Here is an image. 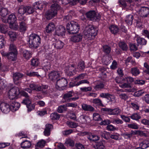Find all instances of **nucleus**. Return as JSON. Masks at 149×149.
<instances>
[{
    "instance_id": "c9c22d12",
    "label": "nucleus",
    "mask_w": 149,
    "mask_h": 149,
    "mask_svg": "<svg viewBox=\"0 0 149 149\" xmlns=\"http://www.w3.org/2000/svg\"><path fill=\"white\" fill-rule=\"evenodd\" d=\"M85 68V63L83 61H81L79 62L77 67V69L79 71L83 72Z\"/></svg>"
},
{
    "instance_id": "cd10ccee",
    "label": "nucleus",
    "mask_w": 149,
    "mask_h": 149,
    "mask_svg": "<svg viewBox=\"0 0 149 149\" xmlns=\"http://www.w3.org/2000/svg\"><path fill=\"white\" fill-rule=\"evenodd\" d=\"M73 91H70L64 94L63 98L66 102H68L70 99L73 96Z\"/></svg>"
},
{
    "instance_id": "c85d7f7f",
    "label": "nucleus",
    "mask_w": 149,
    "mask_h": 149,
    "mask_svg": "<svg viewBox=\"0 0 149 149\" xmlns=\"http://www.w3.org/2000/svg\"><path fill=\"white\" fill-rule=\"evenodd\" d=\"M46 4H44V5L43 3H40V1L36 2L33 5L34 9H36L42 10L43 8V6H45Z\"/></svg>"
},
{
    "instance_id": "473e14b6",
    "label": "nucleus",
    "mask_w": 149,
    "mask_h": 149,
    "mask_svg": "<svg viewBox=\"0 0 149 149\" xmlns=\"http://www.w3.org/2000/svg\"><path fill=\"white\" fill-rule=\"evenodd\" d=\"M110 115H118L120 113L121 110L118 108H116L113 109H111Z\"/></svg>"
},
{
    "instance_id": "2f4dec72",
    "label": "nucleus",
    "mask_w": 149,
    "mask_h": 149,
    "mask_svg": "<svg viewBox=\"0 0 149 149\" xmlns=\"http://www.w3.org/2000/svg\"><path fill=\"white\" fill-rule=\"evenodd\" d=\"M17 20V18L15 15L12 14L10 15L8 19V21L10 24H13L15 23Z\"/></svg>"
},
{
    "instance_id": "e2e57ef3",
    "label": "nucleus",
    "mask_w": 149,
    "mask_h": 149,
    "mask_svg": "<svg viewBox=\"0 0 149 149\" xmlns=\"http://www.w3.org/2000/svg\"><path fill=\"white\" fill-rule=\"evenodd\" d=\"M141 123L143 125L149 126V118L142 119L141 120Z\"/></svg>"
},
{
    "instance_id": "9d476101",
    "label": "nucleus",
    "mask_w": 149,
    "mask_h": 149,
    "mask_svg": "<svg viewBox=\"0 0 149 149\" xmlns=\"http://www.w3.org/2000/svg\"><path fill=\"white\" fill-rule=\"evenodd\" d=\"M22 103L26 105L28 109V112H30L35 109V105L34 104H31V101L29 98L26 99H24L22 102Z\"/></svg>"
},
{
    "instance_id": "0eeeda50",
    "label": "nucleus",
    "mask_w": 149,
    "mask_h": 149,
    "mask_svg": "<svg viewBox=\"0 0 149 149\" xmlns=\"http://www.w3.org/2000/svg\"><path fill=\"white\" fill-rule=\"evenodd\" d=\"M20 93L19 88L15 87L11 89L8 93L9 99L13 100L17 98V96Z\"/></svg>"
},
{
    "instance_id": "5701e85b",
    "label": "nucleus",
    "mask_w": 149,
    "mask_h": 149,
    "mask_svg": "<svg viewBox=\"0 0 149 149\" xmlns=\"http://www.w3.org/2000/svg\"><path fill=\"white\" fill-rule=\"evenodd\" d=\"M55 28L54 24L53 22L49 23L46 27V31L48 33H50L53 31Z\"/></svg>"
},
{
    "instance_id": "aec40b11",
    "label": "nucleus",
    "mask_w": 149,
    "mask_h": 149,
    "mask_svg": "<svg viewBox=\"0 0 149 149\" xmlns=\"http://www.w3.org/2000/svg\"><path fill=\"white\" fill-rule=\"evenodd\" d=\"M140 132L141 131L139 130L135 131L132 130L129 133H125L123 134V136L125 139H128L131 138L133 135L136 134V132Z\"/></svg>"
},
{
    "instance_id": "1a4fd4ad",
    "label": "nucleus",
    "mask_w": 149,
    "mask_h": 149,
    "mask_svg": "<svg viewBox=\"0 0 149 149\" xmlns=\"http://www.w3.org/2000/svg\"><path fill=\"white\" fill-rule=\"evenodd\" d=\"M61 76L60 73L56 71H52L48 74L49 79L52 81H54Z\"/></svg>"
},
{
    "instance_id": "a19ab883",
    "label": "nucleus",
    "mask_w": 149,
    "mask_h": 149,
    "mask_svg": "<svg viewBox=\"0 0 149 149\" xmlns=\"http://www.w3.org/2000/svg\"><path fill=\"white\" fill-rule=\"evenodd\" d=\"M7 86V82L4 79H0V90H2L4 89Z\"/></svg>"
},
{
    "instance_id": "423d86ee",
    "label": "nucleus",
    "mask_w": 149,
    "mask_h": 149,
    "mask_svg": "<svg viewBox=\"0 0 149 149\" xmlns=\"http://www.w3.org/2000/svg\"><path fill=\"white\" fill-rule=\"evenodd\" d=\"M29 87L31 90L37 91H41L45 94L47 93V88L48 86L47 85H42L41 86L34 84H31L29 85Z\"/></svg>"
},
{
    "instance_id": "49530a36",
    "label": "nucleus",
    "mask_w": 149,
    "mask_h": 149,
    "mask_svg": "<svg viewBox=\"0 0 149 149\" xmlns=\"http://www.w3.org/2000/svg\"><path fill=\"white\" fill-rule=\"evenodd\" d=\"M17 12L19 15H23L26 13L25 6H21L18 8Z\"/></svg>"
},
{
    "instance_id": "c756f323",
    "label": "nucleus",
    "mask_w": 149,
    "mask_h": 149,
    "mask_svg": "<svg viewBox=\"0 0 149 149\" xmlns=\"http://www.w3.org/2000/svg\"><path fill=\"white\" fill-rule=\"evenodd\" d=\"M109 29L111 33L113 34H115L118 32L119 29L116 25H112L109 27Z\"/></svg>"
},
{
    "instance_id": "7ed1b4c3",
    "label": "nucleus",
    "mask_w": 149,
    "mask_h": 149,
    "mask_svg": "<svg viewBox=\"0 0 149 149\" xmlns=\"http://www.w3.org/2000/svg\"><path fill=\"white\" fill-rule=\"evenodd\" d=\"M61 8L60 6L56 3L52 4L50 10L46 13L45 17L47 19L49 20L57 14V11Z\"/></svg>"
},
{
    "instance_id": "ddd939ff",
    "label": "nucleus",
    "mask_w": 149,
    "mask_h": 149,
    "mask_svg": "<svg viewBox=\"0 0 149 149\" xmlns=\"http://www.w3.org/2000/svg\"><path fill=\"white\" fill-rule=\"evenodd\" d=\"M67 83L68 81L66 79L61 78L57 80L56 82V86L62 88L67 86Z\"/></svg>"
},
{
    "instance_id": "0e129e2a",
    "label": "nucleus",
    "mask_w": 149,
    "mask_h": 149,
    "mask_svg": "<svg viewBox=\"0 0 149 149\" xmlns=\"http://www.w3.org/2000/svg\"><path fill=\"white\" fill-rule=\"evenodd\" d=\"M85 83L89 84V82L86 79L82 80L78 82L76 84H74V86H78L80 84H85Z\"/></svg>"
},
{
    "instance_id": "58836bf2",
    "label": "nucleus",
    "mask_w": 149,
    "mask_h": 149,
    "mask_svg": "<svg viewBox=\"0 0 149 149\" xmlns=\"http://www.w3.org/2000/svg\"><path fill=\"white\" fill-rule=\"evenodd\" d=\"M8 35L12 41H14L16 40L17 34L15 32L13 31H10L8 33Z\"/></svg>"
},
{
    "instance_id": "e433bc0d",
    "label": "nucleus",
    "mask_w": 149,
    "mask_h": 149,
    "mask_svg": "<svg viewBox=\"0 0 149 149\" xmlns=\"http://www.w3.org/2000/svg\"><path fill=\"white\" fill-rule=\"evenodd\" d=\"M93 147L96 149H105V147L103 142H99L93 146Z\"/></svg>"
},
{
    "instance_id": "f257e3e1",
    "label": "nucleus",
    "mask_w": 149,
    "mask_h": 149,
    "mask_svg": "<svg viewBox=\"0 0 149 149\" xmlns=\"http://www.w3.org/2000/svg\"><path fill=\"white\" fill-rule=\"evenodd\" d=\"M98 29L92 25H88L86 26L84 31V36L86 39L91 40L97 35Z\"/></svg>"
},
{
    "instance_id": "4be33fe9",
    "label": "nucleus",
    "mask_w": 149,
    "mask_h": 149,
    "mask_svg": "<svg viewBox=\"0 0 149 149\" xmlns=\"http://www.w3.org/2000/svg\"><path fill=\"white\" fill-rule=\"evenodd\" d=\"M82 108L85 111H95L94 108L90 105L85 104H83L82 105Z\"/></svg>"
},
{
    "instance_id": "f704fd0d",
    "label": "nucleus",
    "mask_w": 149,
    "mask_h": 149,
    "mask_svg": "<svg viewBox=\"0 0 149 149\" xmlns=\"http://www.w3.org/2000/svg\"><path fill=\"white\" fill-rule=\"evenodd\" d=\"M79 118L82 123H86L90 120L89 117L85 115H81Z\"/></svg>"
},
{
    "instance_id": "09e8293b",
    "label": "nucleus",
    "mask_w": 149,
    "mask_h": 149,
    "mask_svg": "<svg viewBox=\"0 0 149 149\" xmlns=\"http://www.w3.org/2000/svg\"><path fill=\"white\" fill-rule=\"evenodd\" d=\"M26 75L31 77H40V75L37 72H28L26 74Z\"/></svg>"
},
{
    "instance_id": "37998d69",
    "label": "nucleus",
    "mask_w": 149,
    "mask_h": 149,
    "mask_svg": "<svg viewBox=\"0 0 149 149\" xmlns=\"http://www.w3.org/2000/svg\"><path fill=\"white\" fill-rule=\"evenodd\" d=\"M142 149H145L149 147V141L144 140L140 144Z\"/></svg>"
},
{
    "instance_id": "dca6fc26",
    "label": "nucleus",
    "mask_w": 149,
    "mask_h": 149,
    "mask_svg": "<svg viewBox=\"0 0 149 149\" xmlns=\"http://www.w3.org/2000/svg\"><path fill=\"white\" fill-rule=\"evenodd\" d=\"M65 32V28L62 26H59L58 27L55 31L56 34L58 36H63Z\"/></svg>"
},
{
    "instance_id": "c03bdc74",
    "label": "nucleus",
    "mask_w": 149,
    "mask_h": 149,
    "mask_svg": "<svg viewBox=\"0 0 149 149\" xmlns=\"http://www.w3.org/2000/svg\"><path fill=\"white\" fill-rule=\"evenodd\" d=\"M130 117L132 119L138 121L141 118V116L140 114L134 113Z\"/></svg>"
},
{
    "instance_id": "4d7b16f0",
    "label": "nucleus",
    "mask_w": 149,
    "mask_h": 149,
    "mask_svg": "<svg viewBox=\"0 0 149 149\" xmlns=\"http://www.w3.org/2000/svg\"><path fill=\"white\" fill-rule=\"evenodd\" d=\"M46 143V142L45 141L43 140H41L37 143L36 145L38 147L42 148L45 146Z\"/></svg>"
},
{
    "instance_id": "4468645a",
    "label": "nucleus",
    "mask_w": 149,
    "mask_h": 149,
    "mask_svg": "<svg viewBox=\"0 0 149 149\" xmlns=\"http://www.w3.org/2000/svg\"><path fill=\"white\" fill-rule=\"evenodd\" d=\"M20 52L22 54L24 58L26 60L29 59L31 57V53L29 51L21 49L20 50Z\"/></svg>"
},
{
    "instance_id": "6ab92c4d",
    "label": "nucleus",
    "mask_w": 149,
    "mask_h": 149,
    "mask_svg": "<svg viewBox=\"0 0 149 149\" xmlns=\"http://www.w3.org/2000/svg\"><path fill=\"white\" fill-rule=\"evenodd\" d=\"M21 147L24 149L29 148L31 146V143L30 141L25 140L20 144Z\"/></svg>"
},
{
    "instance_id": "680f3d73",
    "label": "nucleus",
    "mask_w": 149,
    "mask_h": 149,
    "mask_svg": "<svg viewBox=\"0 0 149 149\" xmlns=\"http://www.w3.org/2000/svg\"><path fill=\"white\" fill-rule=\"evenodd\" d=\"M93 119L95 121L100 120L101 119V118L100 115L98 113H94L93 115Z\"/></svg>"
},
{
    "instance_id": "7c9ffc66",
    "label": "nucleus",
    "mask_w": 149,
    "mask_h": 149,
    "mask_svg": "<svg viewBox=\"0 0 149 149\" xmlns=\"http://www.w3.org/2000/svg\"><path fill=\"white\" fill-rule=\"evenodd\" d=\"M23 76V74L19 72H16L13 74V79L14 82L20 79Z\"/></svg>"
},
{
    "instance_id": "f03ea898",
    "label": "nucleus",
    "mask_w": 149,
    "mask_h": 149,
    "mask_svg": "<svg viewBox=\"0 0 149 149\" xmlns=\"http://www.w3.org/2000/svg\"><path fill=\"white\" fill-rule=\"evenodd\" d=\"M29 38L30 47L31 48L36 49L40 45L41 39L39 35L32 33L29 35Z\"/></svg>"
},
{
    "instance_id": "ea45409f",
    "label": "nucleus",
    "mask_w": 149,
    "mask_h": 149,
    "mask_svg": "<svg viewBox=\"0 0 149 149\" xmlns=\"http://www.w3.org/2000/svg\"><path fill=\"white\" fill-rule=\"evenodd\" d=\"M64 44L61 41L58 40L54 44V47L57 49H61L62 48Z\"/></svg>"
},
{
    "instance_id": "72a5a7b5",
    "label": "nucleus",
    "mask_w": 149,
    "mask_h": 149,
    "mask_svg": "<svg viewBox=\"0 0 149 149\" xmlns=\"http://www.w3.org/2000/svg\"><path fill=\"white\" fill-rule=\"evenodd\" d=\"M130 72L133 75L136 76L140 74V71L137 67H135L131 68Z\"/></svg>"
},
{
    "instance_id": "2eb2a0df",
    "label": "nucleus",
    "mask_w": 149,
    "mask_h": 149,
    "mask_svg": "<svg viewBox=\"0 0 149 149\" xmlns=\"http://www.w3.org/2000/svg\"><path fill=\"white\" fill-rule=\"evenodd\" d=\"M82 35L81 34H76L72 36L70 40L74 42H78L81 41L82 39Z\"/></svg>"
},
{
    "instance_id": "4c0bfd02",
    "label": "nucleus",
    "mask_w": 149,
    "mask_h": 149,
    "mask_svg": "<svg viewBox=\"0 0 149 149\" xmlns=\"http://www.w3.org/2000/svg\"><path fill=\"white\" fill-rule=\"evenodd\" d=\"M119 47L123 50L127 51L128 49V47L126 42H120L119 43Z\"/></svg>"
},
{
    "instance_id": "f3484780",
    "label": "nucleus",
    "mask_w": 149,
    "mask_h": 149,
    "mask_svg": "<svg viewBox=\"0 0 149 149\" xmlns=\"http://www.w3.org/2000/svg\"><path fill=\"white\" fill-rule=\"evenodd\" d=\"M53 128V125L51 124H47L45 125V128L44 132L45 136H47L50 135L51 130Z\"/></svg>"
},
{
    "instance_id": "393cba45",
    "label": "nucleus",
    "mask_w": 149,
    "mask_h": 149,
    "mask_svg": "<svg viewBox=\"0 0 149 149\" xmlns=\"http://www.w3.org/2000/svg\"><path fill=\"white\" fill-rule=\"evenodd\" d=\"M17 52H10L8 53L7 57L9 59L12 61H15L16 59Z\"/></svg>"
},
{
    "instance_id": "a211bd4d",
    "label": "nucleus",
    "mask_w": 149,
    "mask_h": 149,
    "mask_svg": "<svg viewBox=\"0 0 149 149\" xmlns=\"http://www.w3.org/2000/svg\"><path fill=\"white\" fill-rule=\"evenodd\" d=\"M20 106V104L14 101H13L10 104V109L12 111H16L18 110Z\"/></svg>"
},
{
    "instance_id": "8fccbe9b",
    "label": "nucleus",
    "mask_w": 149,
    "mask_h": 149,
    "mask_svg": "<svg viewBox=\"0 0 149 149\" xmlns=\"http://www.w3.org/2000/svg\"><path fill=\"white\" fill-rule=\"evenodd\" d=\"M42 65L43 68L47 71L50 70L51 67L50 63L47 60L43 62L42 63Z\"/></svg>"
},
{
    "instance_id": "79ce46f5",
    "label": "nucleus",
    "mask_w": 149,
    "mask_h": 149,
    "mask_svg": "<svg viewBox=\"0 0 149 149\" xmlns=\"http://www.w3.org/2000/svg\"><path fill=\"white\" fill-rule=\"evenodd\" d=\"M8 10L5 8H0V15L2 17H5L8 14Z\"/></svg>"
},
{
    "instance_id": "39448f33",
    "label": "nucleus",
    "mask_w": 149,
    "mask_h": 149,
    "mask_svg": "<svg viewBox=\"0 0 149 149\" xmlns=\"http://www.w3.org/2000/svg\"><path fill=\"white\" fill-rule=\"evenodd\" d=\"M85 15L88 20L94 21L100 20L101 17L100 15L96 13L94 10H91L87 12Z\"/></svg>"
},
{
    "instance_id": "6e6552de",
    "label": "nucleus",
    "mask_w": 149,
    "mask_h": 149,
    "mask_svg": "<svg viewBox=\"0 0 149 149\" xmlns=\"http://www.w3.org/2000/svg\"><path fill=\"white\" fill-rule=\"evenodd\" d=\"M76 67L74 64H70L65 67V71L66 75L69 76H73L76 72Z\"/></svg>"
},
{
    "instance_id": "a878e982",
    "label": "nucleus",
    "mask_w": 149,
    "mask_h": 149,
    "mask_svg": "<svg viewBox=\"0 0 149 149\" xmlns=\"http://www.w3.org/2000/svg\"><path fill=\"white\" fill-rule=\"evenodd\" d=\"M88 139L90 141L95 142L99 140L100 137L97 135L93 134L91 133L89 134L88 136Z\"/></svg>"
},
{
    "instance_id": "5fc2aeb1",
    "label": "nucleus",
    "mask_w": 149,
    "mask_h": 149,
    "mask_svg": "<svg viewBox=\"0 0 149 149\" xmlns=\"http://www.w3.org/2000/svg\"><path fill=\"white\" fill-rule=\"evenodd\" d=\"M60 116V115L56 112L52 113L50 115L51 118L52 120L58 119Z\"/></svg>"
},
{
    "instance_id": "3c124183",
    "label": "nucleus",
    "mask_w": 149,
    "mask_h": 149,
    "mask_svg": "<svg viewBox=\"0 0 149 149\" xmlns=\"http://www.w3.org/2000/svg\"><path fill=\"white\" fill-rule=\"evenodd\" d=\"M26 12L29 14H31L34 12V9L33 7L30 6H25Z\"/></svg>"
},
{
    "instance_id": "6e6d98bb",
    "label": "nucleus",
    "mask_w": 149,
    "mask_h": 149,
    "mask_svg": "<svg viewBox=\"0 0 149 149\" xmlns=\"http://www.w3.org/2000/svg\"><path fill=\"white\" fill-rule=\"evenodd\" d=\"M93 102L95 104L100 106H103V105L100 99L98 98L94 99L93 100Z\"/></svg>"
},
{
    "instance_id": "864d4df0",
    "label": "nucleus",
    "mask_w": 149,
    "mask_h": 149,
    "mask_svg": "<svg viewBox=\"0 0 149 149\" xmlns=\"http://www.w3.org/2000/svg\"><path fill=\"white\" fill-rule=\"evenodd\" d=\"M67 108L64 105H60L58 107L57 111L58 113H61L63 111H67Z\"/></svg>"
},
{
    "instance_id": "bb28decb",
    "label": "nucleus",
    "mask_w": 149,
    "mask_h": 149,
    "mask_svg": "<svg viewBox=\"0 0 149 149\" xmlns=\"http://www.w3.org/2000/svg\"><path fill=\"white\" fill-rule=\"evenodd\" d=\"M133 19V15H129L126 16L125 19V21L128 25H131L132 24Z\"/></svg>"
},
{
    "instance_id": "de8ad7c7",
    "label": "nucleus",
    "mask_w": 149,
    "mask_h": 149,
    "mask_svg": "<svg viewBox=\"0 0 149 149\" xmlns=\"http://www.w3.org/2000/svg\"><path fill=\"white\" fill-rule=\"evenodd\" d=\"M8 26L4 24H2L0 25V31L4 34L6 33L7 31Z\"/></svg>"
},
{
    "instance_id": "20e7f679",
    "label": "nucleus",
    "mask_w": 149,
    "mask_h": 149,
    "mask_svg": "<svg viewBox=\"0 0 149 149\" xmlns=\"http://www.w3.org/2000/svg\"><path fill=\"white\" fill-rule=\"evenodd\" d=\"M68 31L70 34L77 33L80 29L78 24L74 21H71L68 23L66 26Z\"/></svg>"
},
{
    "instance_id": "603ef678",
    "label": "nucleus",
    "mask_w": 149,
    "mask_h": 149,
    "mask_svg": "<svg viewBox=\"0 0 149 149\" xmlns=\"http://www.w3.org/2000/svg\"><path fill=\"white\" fill-rule=\"evenodd\" d=\"M103 51L107 54H109L111 51V47L107 45H104L103 47Z\"/></svg>"
},
{
    "instance_id": "052dcab7",
    "label": "nucleus",
    "mask_w": 149,
    "mask_h": 149,
    "mask_svg": "<svg viewBox=\"0 0 149 149\" xmlns=\"http://www.w3.org/2000/svg\"><path fill=\"white\" fill-rule=\"evenodd\" d=\"M127 127L129 128L134 129H138L139 126L136 123H133L132 124H129L127 125Z\"/></svg>"
},
{
    "instance_id": "b1692460",
    "label": "nucleus",
    "mask_w": 149,
    "mask_h": 149,
    "mask_svg": "<svg viewBox=\"0 0 149 149\" xmlns=\"http://www.w3.org/2000/svg\"><path fill=\"white\" fill-rule=\"evenodd\" d=\"M105 85L101 81H98L94 88L97 91L100 90L104 88Z\"/></svg>"
},
{
    "instance_id": "9b49d317",
    "label": "nucleus",
    "mask_w": 149,
    "mask_h": 149,
    "mask_svg": "<svg viewBox=\"0 0 149 149\" xmlns=\"http://www.w3.org/2000/svg\"><path fill=\"white\" fill-rule=\"evenodd\" d=\"M0 109L2 112L5 113H7L11 110L9 104L5 102L0 104Z\"/></svg>"
},
{
    "instance_id": "69168bd1",
    "label": "nucleus",
    "mask_w": 149,
    "mask_h": 149,
    "mask_svg": "<svg viewBox=\"0 0 149 149\" xmlns=\"http://www.w3.org/2000/svg\"><path fill=\"white\" fill-rule=\"evenodd\" d=\"M119 136L120 134H119L117 133H114L110 135V137L112 139L118 140H119L118 139Z\"/></svg>"
},
{
    "instance_id": "412c9836",
    "label": "nucleus",
    "mask_w": 149,
    "mask_h": 149,
    "mask_svg": "<svg viewBox=\"0 0 149 149\" xmlns=\"http://www.w3.org/2000/svg\"><path fill=\"white\" fill-rule=\"evenodd\" d=\"M136 38V40L138 45H145L146 44L147 41L144 38H141L139 36L137 37Z\"/></svg>"
},
{
    "instance_id": "774afa93",
    "label": "nucleus",
    "mask_w": 149,
    "mask_h": 149,
    "mask_svg": "<svg viewBox=\"0 0 149 149\" xmlns=\"http://www.w3.org/2000/svg\"><path fill=\"white\" fill-rule=\"evenodd\" d=\"M130 47L131 51H136L138 49L135 43L130 44Z\"/></svg>"
},
{
    "instance_id": "338daca9",
    "label": "nucleus",
    "mask_w": 149,
    "mask_h": 149,
    "mask_svg": "<svg viewBox=\"0 0 149 149\" xmlns=\"http://www.w3.org/2000/svg\"><path fill=\"white\" fill-rule=\"evenodd\" d=\"M145 93L143 90H139L135 93L134 95L136 97H139L142 95L144 94H145Z\"/></svg>"
},
{
    "instance_id": "f8f14e48",
    "label": "nucleus",
    "mask_w": 149,
    "mask_h": 149,
    "mask_svg": "<svg viewBox=\"0 0 149 149\" xmlns=\"http://www.w3.org/2000/svg\"><path fill=\"white\" fill-rule=\"evenodd\" d=\"M139 13L141 17H146L149 14V8L142 7L139 10Z\"/></svg>"
},
{
    "instance_id": "a18cd8bd",
    "label": "nucleus",
    "mask_w": 149,
    "mask_h": 149,
    "mask_svg": "<svg viewBox=\"0 0 149 149\" xmlns=\"http://www.w3.org/2000/svg\"><path fill=\"white\" fill-rule=\"evenodd\" d=\"M19 28L21 31H25L27 28L26 23L24 21H22L20 23Z\"/></svg>"
},
{
    "instance_id": "bf43d9fd",
    "label": "nucleus",
    "mask_w": 149,
    "mask_h": 149,
    "mask_svg": "<svg viewBox=\"0 0 149 149\" xmlns=\"http://www.w3.org/2000/svg\"><path fill=\"white\" fill-rule=\"evenodd\" d=\"M107 99L109 102H113L115 101V97L113 94H111L108 93Z\"/></svg>"
},
{
    "instance_id": "13d9d810",
    "label": "nucleus",
    "mask_w": 149,
    "mask_h": 149,
    "mask_svg": "<svg viewBox=\"0 0 149 149\" xmlns=\"http://www.w3.org/2000/svg\"><path fill=\"white\" fill-rule=\"evenodd\" d=\"M109 59V57L108 56H104L103 57L102 59V61L104 65H107L109 64L110 63Z\"/></svg>"
}]
</instances>
